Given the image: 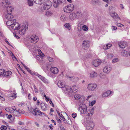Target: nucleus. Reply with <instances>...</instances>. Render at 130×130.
Instances as JSON below:
<instances>
[{"mask_svg": "<svg viewBox=\"0 0 130 130\" xmlns=\"http://www.w3.org/2000/svg\"><path fill=\"white\" fill-rule=\"evenodd\" d=\"M87 106L84 104H81L79 106L78 110L80 112L82 115H87L88 117L90 116L89 113H88L87 111Z\"/></svg>", "mask_w": 130, "mask_h": 130, "instance_id": "obj_1", "label": "nucleus"}, {"mask_svg": "<svg viewBox=\"0 0 130 130\" xmlns=\"http://www.w3.org/2000/svg\"><path fill=\"white\" fill-rule=\"evenodd\" d=\"M87 130H92L94 126V123L93 120H88L86 123Z\"/></svg>", "mask_w": 130, "mask_h": 130, "instance_id": "obj_2", "label": "nucleus"}, {"mask_svg": "<svg viewBox=\"0 0 130 130\" xmlns=\"http://www.w3.org/2000/svg\"><path fill=\"white\" fill-rule=\"evenodd\" d=\"M45 0H41L42 3H44L43 8L44 10H47L51 7L52 5V2L50 1L47 0L45 1Z\"/></svg>", "mask_w": 130, "mask_h": 130, "instance_id": "obj_3", "label": "nucleus"}, {"mask_svg": "<svg viewBox=\"0 0 130 130\" xmlns=\"http://www.w3.org/2000/svg\"><path fill=\"white\" fill-rule=\"evenodd\" d=\"M74 6L72 4H71L64 7L63 8V10L64 12L70 13L72 12L74 9Z\"/></svg>", "mask_w": 130, "mask_h": 130, "instance_id": "obj_4", "label": "nucleus"}, {"mask_svg": "<svg viewBox=\"0 0 130 130\" xmlns=\"http://www.w3.org/2000/svg\"><path fill=\"white\" fill-rule=\"evenodd\" d=\"M65 0H53V5L55 8H57Z\"/></svg>", "mask_w": 130, "mask_h": 130, "instance_id": "obj_5", "label": "nucleus"}, {"mask_svg": "<svg viewBox=\"0 0 130 130\" xmlns=\"http://www.w3.org/2000/svg\"><path fill=\"white\" fill-rule=\"evenodd\" d=\"M96 86L97 85L95 84H90L88 85L87 88L90 91H94Z\"/></svg>", "mask_w": 130, "mask_h": 130, "instance_id": "obj_6", "label": "nucleus"}, {"mask_svg": "<svg viewBox=\"0 0 130 130\" xmlns=\"http://www.w3.org/2000/svg\"><path fill=\"white\" fill-rule=\"evenodd\" d=\"M111 69V66L109 65H107L104 68L103 71L104 73L108 74L109 73Z\"/></svg>", "mask_w": 130, "mask_h": 130, "instance_id": "obj_7", "label": "nucleus"}, {"mask_svg": "<svg viewBox=\"0 0 130 130\" xmlns=\"http://www.w3.org/2000/svg\"><path fill=\"white\" fill-rule=\"evenodd\" d=\"M39 39L38 37L36 35L32 36L30 37V40L31 42L33 43H35L38 41Z\"/></svg>", "mask_w": 130, "mask_h": 130, "instance_id": "obj_8", "label": "nucleus"}, {"mask_svg": "<svg viewBox=\"0 0 130 130\" xmlns=\"http://www.w3.org/2000/svg\"><path fill=\"white\" fill-rule=\"evenodd\" d=\"M20 30L19 31V34L22 35H24L25 33L26 30H27V28L25 27L24 26H21Z\"/></svg>", "mask_w": 130, "mask_h": 130, "instance_id": "obj_9", "label": "nucleus"}, {"mask_svg": "<svg viewBox=\"0 0 130 130\" xmlns=\"http://www.w3.org/2000/svg\"><path fill=\"white\" fill-rule=\"evenodd\" d=\"M75 86H72L69 88H65V89L66 91H68L69 93H75L76 91V89L75 88Z\"/></svg>", "mask_w": 130, "mask_h": 130, "instance_id": "obj_10", "label": "nucleus"}, {"mask_svg": "<svg viewBox=\"0 0 130 130\" xmlns=\"http://www.w3.org/2000/svg\"><path fill=\"white\" fill-rule=\"evenodd\" d=\"M22 26V25H21L18 23L15 22L13 25H12L11 28L13 29L18 30L20 29L21 26Z\"/></svg>", "mask_w": 130, "mask_h": 130, "instance_id": "obj_11", "label": "nucleus"}, {"mask_svg": "<svg viewBox=\"0 0 130 130\" xmlns=\"http://www.w3.org/2000/svg\"><path fill=\"white\" fill-rule=\"evenodd\" d=\"M113 94V92L111 91L108 90L103 93L102 96L103 97H106L110 95H112Z\"/></svg>", "mask_w": 130, "mask_h": 130, "instance_id": "obj_12", "label": "nucleus"}, {"mask_svg": "<svg viewBox=\"0 0 130 130\" xmlns=\"http://www.w3.org/2000/svg\"><path fill=\"white\" fill-rule=\"evenodd\" d=\"M32 113L34 115L40 116L41 114V111L38 108L34 109L32 111Z\"/></svg>", "mask_w": 130, "mask_h": 130, "instance_id": "obj_13", "label": "nucleus"}, {"mask_svg": "<svg viewBox=\"0 0 130 130\" xmlns=\"http://www.w3.org/2000/svg\"><path fill=\"white\" fill-rule=\"evenodd\" d=\"M16 22V20L15 19L13 20H8L6 22V24L7 26H11L13 25V24Z\"/></svg>", "mask_w": 130, "mask_h": 130, "instance_id": "obj_14", "label": "nucleus"}, {"mask_svg": "<svg viewBox=\"0 0 130 130\" xmlns=\"http://www.w3.org/2000/svg\"><path fill=\"white\" fill-rule=\"evenodd\" d=\"M58 86L61 88H64L65 87L66 84L62 80H59L57 83Z\"/></svg>", "mask_w": 130, "mask_h": 130, "instance_id": "obj_15", "label": "nucleus"}, {"mask_svg": "<svg viewBox=\"0 0 130 130\" xmlns=\"http://www.w3.org/2000/svg\"><path fill=\"white\" fill-rule=\"evenodd\" d=\"M82 45L83 48L85 50H86L88 48L89 46V42L87 41H85L83 42Z\"/></svg>", "mask_w": 130, "mask_h": 130, "instance_id": "obj_16", "label": "nucleus"}, {"mask_svg": "<svg viewBox=\"0 0 130 130\" xmlns=\"http://www.w3.org/2000/svg\"><path fill=\"white\" fill-rule=\"evenodd\" d=\"M101 61L99 59H96L93 61V64L95 67H96L99 66L101 63Z\"/></svg>", "mask_w": 130, "mask_h": 130, "instance_id": "obj_17", "label": "nucleus"}, {"mask_svg": "<svg viewBox=\"0 0 130 130\" xmlns=\"http://www.w3.org/2000/svg\"><path fill=\"white\" fill-rule=\"evenodd\" d=\"M50 70L51 72L54 74H57L59 72L58 69L56 67H51L50 68Z\"/></svg>", "mask_w": 130, "mask_h": 130, "instance_id": "obj_18", "label": "nucleus"}, {"mask_svg": "<svg viewBox=\"0 0 130 130\" xmlns=\"http://www.w3.org/2000/svg\"><path fill=\"white\" fill-rule=\"evenodd\" d=\"M76 19H78L82 17L83 15L82 11L79 10L75 12Z\"/></svg>", "mask_w": 130, "mask_h": 130, "instance_id": "obj_19", "label": "nucleus"}, {"mask_svg": "<svg viewBox=\"0 0 130 130\" xmlns=\"http://www.w3.org/2000/svg\"><path fill=\"white\" fill-rule=\"evenodd\" d=\"M0 5L6 8L9 6V4L7 1H3L1 2Z\"/></svg>", "mask_w": 130, "mask_h": 130, "instance_id": "obj_20", "label": "nucleus"}, {"mask_svg": "<svg viewBox=\"0 0 130 130\" xmlns=\"http://www.w3.org/2000/svg\"><path fill=\"white\" fill-rule=\"evenodd\" d=\"M75 12H73L70 14L69 15V19L71 20H73L76 19Z\"/></svg>", "mask_w": 130, "mask_h": 130, "instance_id": "obj_21", "label": "nucleus"}, {"mask_svg": "<svg viewBox=\"0 0 130 130\" xmlns=\"http://www.w3.org/2000/svg\"><path fill=\"white\" fill-rule=\"evenodd\" d=\"M118 45L122 48H124L126 46V43L123 41H121L119 42Z\"/></svg>", "mask_w": 130, "mask_h": 130, "instance_id": "obj_22", "label": "nucleus"}, {"mask_svg": "<svg viewBox=\"0 0 130 130\" xmlns=\"http://www.w3.org/2000/svg\"><path fill=\"white\" fill-rule=\"evenodd\" d=\"M110 15L114 19L118 18L120 19V18L119 17L118 15L116 13H111Z\"/></svg>", "mask_w": 130, "mask_h": 130, "instance_id": "obj_23", "label": "nucleus"}, {"mask_svg": "<svg viewBox=\"0 0 130 130\" xmlns=\"http://www.w3.org/2000/svg\"><path fill=\"white\" fill-rule=\"evenodd\" d=\"M6 18L8 20H12L13 18V15H11V13H8L6 15Z\"/></svg>", "mask_w": 130, "mask_h": 130, "instance_id": "obj_24", "label": "nucleus"}, {"mask_svg": "<svg viewBox=\"0 0 130 130\" xmlns=\"http://www.w3.org/2000/svg\"><path fill=\"white\" fill-rule=\"evenodd\" d=\"M67 77L70 80L72 81L73 82H76L78 80V78L76 77H71L69 75L67 76Z\"/></svg>", "mask_w": 130, "mask_h": 130, "instance_id": "obj_25", "label": "nucleus"}, {"mask_svg": "<svg viewBox=\"0 0 130 130\" xmlns=\"http://www.w3.org/2000/svg\"><path fill=\"white\" fill-rule=\"evenodd\" d=\"M38 54L39 55H37L36 56V58L39 61V63H40V58L41 57V50L39 49L38 50Z\"/></svg>", "mask_w": 130, "mask_h": 130, "instance_id": "obj_26", "label": "nucleus"}, {"mask_svg": "<svg viewBox=\"0 0 130 130\" xmlns=\"http://www.w3.org/2000/svg\"><path fill=\"white\" fill-rule=\"evenodd\" d=\"M6 8V10L7 13H11L13 10V8L12 7L9 6H8Z\"/></svg>", "mask_w": 130, "mask_h": 130, "instance_id": "obj_27", "label": "nucleus"}, {"mask_svg": "<svg viewBox=\"0 0 130 130\" xmlns=\"http://www.w3.org/2000/svg\"><path fill=\"white\" fill-rule=\"evenodd\" d=\"M97 76V73L94 71H93L90 73V77L91 78L95 77Z\"/></svg>", "mask_w": 130, "mask_h": 130, "instance_id": "obj_28", "label": "nucleus"}, {"mask_svg": "<svg viewBox=\"0 0 130 130\" xmlns=\"http://www.w3.org/2000/svg\"><path fill=\"white\" fill-rule=\"evenodd\" d=\"M12 72L10 71H4V75H3V76H9L11 74Z\"/></svg>", "mask_w": 130, "mask_h": 130, "instance_id": "obj_29", "label": "nucleus"}, {"mask_svg": "<svg viewBox=\"0 0 130 130\" xmlns=\"http://www.w3.org/2000/svg\"><path fill=\"white\" fill-rule=\"evenodd\" d=\"M85 23L86 21L85 20H83L78 24L77 26L78 27H79L81 28L82 27V25Z\"/></svg>", "mask_w": 130, "mask_h": 130, "instance_id": "obj_30", "label": "nucleus"}, {"mask_svg": "<svg viewBox=\"0 0 130 130\" xmlns=\"http://www.w3.org/2000/svg\"><path fill=\"white\" fill-rule=\"evenodd\" d=\"M99 0H92L91 1V3L93 5H95L99 3Z\"/></svg>", "mask_w": 130, "mask_h": 130, "instance_id": "obj_31", "label": "nucleus"}, {"mask_svg": "<svg viewBox=\"0 0 130 130\" xmlns=\"http://www.w3.org/2000/svg\"><path fill=\"white\" fill-rule=\"evenodd\" d=\"M128 54V52L127 51H123L121 53V54L122 55L126 57L127 56V54Z\"/></svg>", "mask_w": 130, "mask_h": 130, "instance_id": "obj_32", "label": "nucleus"}, {"mask_svg": "<svg viewBox=\"0 0 130 130\" xmlns=\"http://www.w3.org/2000/svg\"><path fill=\"white\" fill-rule=\"evenodd\" d=\"M41 80L44 83L48 84L49 83L48 80L45 77L41 76Z\"/></svg>", "mask_w": 130, "mask_h": 130, "instance_id": "obj_33", "label": "nucleus"}, {"mask_svg": "<svg viewBox=\"0 0 130 130\" xmlns=\"http://www.w3.org/2000/svg\"><path fill=\"white\" fill-rule=\"evenodd\" d=\"M41 108L43 111H45L47 109L46 107L43 103H41Z\"/></svg>", "mask_w": 130, "mask_h": 130, "instance_id": "obj_34", "label": "nucleus"}, {"mask_svg": "<svg viewBox=\"0 0 130 130\" xmlns=\"http://www.w3.org/2000/svg\"><path fill=\"white\" fill-rule=\"evenodd\" d=\"M81 28L83 30L85 31H87L88 29V27L86 25H84Z\"/></svg>", "mask_w": 130, "mask_h": 130, "instance_id": "obj_35", "label": "nucleus"}, {"mask_svg": "<svg viewBox=\"0 0 130 130\" xmlns=\"http://www.w3.org/2000/svg\"><path fill=\"white\" fill-rule=\"evenodd\" d=\"M66 18V16L64 15H62L60 18V20L63 22L65 21Z\"/></svg>", "mask_w": 130, "mask_h": 130, "instance_id": "obj_36", "label": "nucleus"}, {"mask_svg": "<svg viewBox=\"0 0 130 130\" xmlns=\"http://www.w3.org/2000/svg\"><path fill=\"white\" fill-rule=\"evenodd\" d=\"M111 45L110 44H108L104 46L103 47V48L104 49H107L110 48Z\"/></svg>", "mask_w": 130, "mask_h": 130, "instance_id": "obj_37", "label": "nucleus"}, {"mask_svg": "<svg viewBox=\"0 0 130 130\" xmlns=\"http://www.w3.org/2000/svg\"><path fill=\"white\" fill-rule=\"evenodd\" d=\"M16 94L13 93L11 94L9 96V98L11 99H15L16 97Z\"/></svg>", "mask_w": 130, "mask_h": 130, "instance_id": "obj_38", "label": "nucleus"}, {"mask_svg": "<svg viewBox=\"0 0 130 130\" xmlns=\"http://www.w3.org/2000/svg\"><path fill=\"white\" fill-rule=\"evenodd\" d=\"M70 24L69 23H66L64 24L65 27L67 28L68 30H70Z\"/></svg>", "mask_w": 130, "mask_h": 130, "instance_id": "obj_39", "label": "nucleus"}, {"mask_svg": "<svg viewBox=\"0 0 130 130\" xmlns=\"http://www.w3.org/2000/svg\"><path fill=\"white\" fill-rule=\"evenodd\" d=\"M74 98L76 100H78L80 98V95L78 94H75L74 96Z\"/></svg>", "mask_w": 130, "mask_h": 130, "instance_id": "obj_40", "label": "nucleus"}, {"mask_svg": "<svg viewBox=\"0 0 130 130\" xmlns=\"http://www.w3.org/2000/svg\"><path fill=\"white\" fill-rule=\"evenodd\" d=\"M52 14V13L48 11H46L45 13V15L47 17H49Z\"/></svg>", "mask_w": 130, "mask_h": 130, "instance_id": "obj_41", "label": "nucleus"}, {"mask_svg": "<svg viewBox=\"0 0 130 130\" xmlns=\"http://www.w3.org/2000/svg\"><path fill=\"white\" fill-rule=\"evenodd\" d=\"M27 3L29 6H32L33 5V2L31 0H27Z\"/></svg>", "mask_w": 130, "mask_h": 130, "instance_id": "obj_42", "label": "nucleus"}, {"mask_svg": "<svg viewBox=\"0 0 130 130\" xmlns=\"http://www.w3.org/2000/svg\"><path fill=\"white\" fill-rule=\"evenodd\" d=\"M4 71H5V70L4 69H0V76L2 75L3 76V75H4Z\"/></svg>", "mask_w": 130, "mask_h": 130, "instance_id": "obj_43", "label": "nucleus"}, {"mask_svg": "<svg viewBox=\"0 0 130 130\" xmlns=\"http://www.w3.org/2000/svg\"><path fill=\"white\" fill-rule=\"evenodd\" d=\"M113 54L111 53H109L107 55V57L108 58L111 59L113 57Z\"/></svg>", "mask_w": 130, "mask_h": 130, "instance_id": "obj_44", "label": "nucleus"}, {"mask_svg": "<svg viewBox=\"0 0 130 130\" xmlns=\"http://www.w3.org/2000/svg\"><path fill=\"white\" fill-rule=\"evenodd\" d=\"M7 129V127L5 125H2L1 127V130H5Z\"/></svg>", "mask_w": 130, "mask_h": 130, "instance_id": "obj_45", "label": "nucleus"}, {"mask_svg": "<svg viewBox=\"0 0 130 130\" xmlns=\"http://www.w3.org/2000/svg\"><path fill=\"white\" fill-rule=\"evenodd\" d=\"M33 1L36 4H41L40 3L41 0H33Z\"/></svg>", "mask_w": 130, "mask_h": 130, "instance_id": "obj_46", "label": "nucleus"}, {"mask_svg": "<svg viewBox=\"0 0 130 130\" xmlns=\"http://www.w3.org/2000/svg\"><path fill=\"white\" fill-rule=\"evenodd\" d=\"M95 103V101L94 100L93 101L89 103V105L90 106H93Z\"/></svg>", "mask_w": 130, "mask_h": 130, "instance_id": "obj_47", "label": "nucleus"}, {"mask_svg": "<svg viewBox=\"0 0 130 130\" xmlns=\"http://www.w3.org/2000/svg\"><path fill=\"white\" fill-rule=\"evenodd\" d=\"M47 59L48 61L51 62H53L54 61L53 59L50 57H48Z\"/></svg>", "mask_w": 130, "mask_h": 130, "instance_id": "obj_48", "label": "nucleus"}, {"mask_svg": "<svg viewBox=\"0 0 130 130\" xmlns=\"http://www.w3.org/2000/svg\"><path fill=\"white\" fill-rule=\"evenodd\" d=\"M15 112L18 114L19 115L22 112V111H21V110H20V109H19L18 110H16V111H15Z\"/></svg>", "mask_w": 130, "mask_h": 130, "instance_id": "obj_49", "label": "nucleus"}, {"mask_svg": "<svg viewBox=\"0 0 130 130\" xmlns=\"http://www.w3.org/2000/svg\"><path fill=\"white\" fill-rule=\"evenodd\" d=\"M118 58H116L113 59L112 60V62L113 63H116V62H118Z\"/></svg>", "mask_w": 130, "mask_h": 130, "instance_id": "obj_50", "label": "nucleus"}, {"mask_svg": "<svg viewBox=\"0 0 130 130\" xmlns=\"http://www.w3.org/2000/svg\"><path fill=\"white\" fill-rule=\"evenodd\" d=\"M47 102L48 101L50 104H52V106L53 107L54 106V105L52 103V101H51V100L49 98L47 100Z\"/></svg>", "mask_w": 130, "mask_h": 130, "instance_id": "obj_51", "label": "nucleus"}, {"mask_svg": "<svg viewBox=\"0 0 130 130\" xmlns=\"http://www.w3.org/2000/svg\"><path fill=\"white\" fill-rule=\"evenodd\" d=\"M77 114L75 113H73L72 114V116L73 118H75Z\"/></svg>", "mask_w": 130, "mask_h": 130, "instance_id": "obj_52", "label": "nucleus"}, {"mask_svg": "<svg viewBox=\"0 0 130 130\" xmlns=\"http://www.w3.org/2000/svg\"><path fill=\"white\" fill-rule=\"evenodd\" d=\"M45 56V55L41 51V61H44V60H43V58L42 57H44Z\"/></svg>", "mask_w": 130, "mask_h": 130, "instance_id": "obj_53", "label": "nucleus"}, {"mask_svg": "<svg viewBox=\"0 0 130 130\" xmlns=\"http://www.w3.org/2000/svg\"><path fill=\"white\" fill-rule=\"evenodd\" d=\"M34 75H35L36 76H38V77H39V78H40V79H41V75H39V74H38L37 73H34Z\"/></svg>", "mask_w": 130, "mask_h": 130, "instance_id": "obj_54", "label": "nucleus"}, {"mask_svg": "<svg viewBox=\"0 0 130 130\" xmlns=\"http://www.w3.org/2000/svg\"><path fill=\"white\" fill-rule=\"evenodd\" d=\"M42 95H43L45 98V100H46V101L47 102V99H48L49 98H47V97L46 96V95L45 94H44L43 95V93H42Z\"/></svg>", "mask_w": 130, "mask_h": 130, "instance_id": "obj_55", "label": "nucleus"}, {"mask_svg": "<svg viewBox=\"0 0 130 130\" xmlns=\"http://www.w3.org/2000/svg\"><path fill=\"white\" fill-rule=\"evenodd\" d=\"M120 8L122 10L124 8L123 6V5L122 4H121L120 5Z\"/></svg>", "mask_w": 130, "mask_h": 130, "instance_id": "obj_56", "label": "nucleus"}, {"mask_svg": "<svg viewBox=\"0 0 130 130\" xmlns=\"http://www.w3.org/2000/svg\"><path fill=\"white\" fill-rule=\"evenodd\" d=\"M12 53V55H11V56L12 57V58H13V60H14V59H16V57L14 55H13V53Z\"/></svg>", "mask_w": 130, "mask_h": 130, "instance_id": "obj_57", "label": "nucleus"}, {"mask_svg": "<svg viewBox=\"0 0 130 130\" xmlns=\"http://www.w3.org/2000/svg\"><path fill=\"white\" fill-rule=\"evenodd\" d=\"M18 124L20 125H24V124L21 121H19L18 122Z\"/></svg>", "mask_w": 130, "mask_h": 130, "instance_id": "obj_58", "label": "nucleus"}, {"mask_svg": "<svg viewBox=\"0 0 130 130\" xmlns=\"http://www.w3.org/2000/svg\"><path fill=\"white\" fill-rule=\"evenodd\" d=\"M93 111L94 110H93L92 109H90V113H89L91 115H92L93 114Z\"/></svg>", "mask_w": 130, "mask_h": 130, "instance_id": "obj_59", "label": "nucleus"}, {"mask_svg": "<svg viewBox=\"0 0 130 130\" xmlns=\"http://www.w3.org/2000/svg\"><path fill=\"white\" fill-rule=\"evenodd\" d=\"M112 29L113 30H116L117 29V27L115 26H113L112 27Z\"/></svg>", "mask_w": 130, "mask_h": 130, "instance_id": "obj_60", "label": "nucleus"}, {"mask_svg": "<svg viewBox=\"0 0 130 130\" xmlns=\"http://www.w3.org/2000/svg\"><path fill=\"white\" fill-rule=\"evenodd\" d=\"M13 35L14 37H15L19 39L20 38V37L19 36H18L17 35H16L14 34V33H13Z\"/></svg>", "mask_w": 130, "mask_h": 130, "instance_id": "obj_61", "label": "nucleus"}, {"mask_svg": "<svg viewBox=\"0 0 130 130\" xmlns=\"http://www.w3.org/2000/svg\"><path fill=\"white\" fill-rule=\"evenodd\" d=\"M24 68L28 71L29 70V69L25 65L23 66Z\"/></svg>", "mask_w": 130, "mask_h": 130, "instance_id": "obj_62", "label": "nucleus"}, {"mask_svg": "<svg viewBox=\"0 0 130 130\" xmlns=\"http://www.w3.org/2000/svg\"><path fill=\"white\" fill-rule=\"evenodd\" d=\"M28 71L29 72L31 75H34V73H33L32 71L29 70Z\"/></svg>", "mask_w": 130, "mask_h": 130, "instance_id": "obj_63", "label": "nucleus"}, {"mask_svg": "<svg viewBox=\"0 0 130 130\" xmlns=\"http://www.w3.org/2000/svg\"><path fill=\"white\" fill-rule=\"evenodd\" d=\"M57 121L60 124L61 123V120L59 119L58 118L57 119Z\"/></svg>", "mask_w": 130, "mask_h": 130, "instance_id": "obj_64", "label": "nucleus"}]
</instances>
